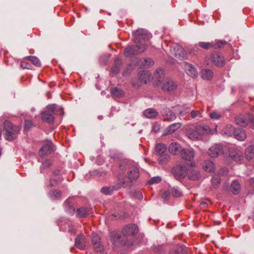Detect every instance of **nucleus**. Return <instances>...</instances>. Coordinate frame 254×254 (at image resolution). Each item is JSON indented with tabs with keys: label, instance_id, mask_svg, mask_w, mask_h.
Returning <instances> with one entry per match:
<instances>
[{
	"label": "nucleus",
	"instance_id": "1",
	"mask_svg": "<svg viewBox=\"0 0 254 254\" xmlns=\"http://www.w3.org/2000/svg\"><path fill=\"white\" fill-rule=\"evenodd\" d=\"M134 35L133 41L137 45H144L146 48V42H148L151 37V35L146 30L141 29L133 32Z\"/></svg>",
	"mask_w": 254,
	"mask_h": 254
},
{
	"label": "nucleus",
	"instance_id": "2",
	"mask_svg": "<svg viewBox=\"0 0 254 254\" xmlns=\"http://www.w3.org/2000/svg\"><path fill=\"white\" fill-rule=\"evenodd\" d=\"M3 126L5 139L9 141L15 139L20 130V127L18 126L13 125L8 121H5L4 122Z\"/></svg>",
	"mask_w": 254,
	"mask_h": 254
},
{
	"label": "nucleus",
	"instance_id": "3",
	"mask_svg": "<svg viewBox=\"0 0 254 254\" xmlns=\"http://www.w3.org/2000/svg\"><path fill=\"white\" fill-rule=\"evenodd\" d=\"M57 106L55 105H50L47 107L46 110L42 113V120L48 123H53L54 122L55 115L57 114Z\"/></svg>",
	"mask_w": 254,
	"mask_h": 254
},
{
	"label": "nucleus",
	"instance_id": "4",
	"mask_svg": "<svg viewBox=\"0 0 254 254\" xmlns=\"http://www.w3.org/2000/svg\"><path fill=\"white\" fill-rule=\"evenodd\" d=\"M206 61H209L214 65L217 67H223L225 64V60L223 55L217 52L212 53L206 57Z\"/></svg>",
	"mask_w": 254,
	"mask_h": 254
},
{
	"label": "nucleus",
	"instance_id": "5",
	"mask_svg": "<svg viewBox=\"0 0 254 254\" xmlns=\"http://www.w3.org/2000/svg\"><path fill=\"white\" fill-rule=\"evenodd\" d=\"M130 183L121 179V178L118 179V183L115 185L110 187H103L101 189V191L105 194H111L114 190H117L122 187L125 188L127 187L130 186Z\"/></svg>",
	"mask_w": 254,
	"mask_h": 254
},
{
	"label": "nucleus",
	"instance_id": "6",
	"mask_svg": "<svg viewBox=\"0 0 254 254\" xmlns=\"http://www.w3.org/2000/svg\"><path fill=\"white\" fill-rule=\"evenodd\" d=\"M151 75L148 70L140 71L138 73L137 79H133L132 81L134 86L138 87L143 84H147L151 80Z\"/></svg>",
	"mask_w": 254,
	"mask_h": 254
},
{
	"label": "nucleus",
	"instance_id": "7",
	"mask_svg": "<svg viewBox=\"0 0 254 254\" xmlns=\"http://www.w3.org/2000/svg\"><path fill=\"white\" fill-rule=\"evenodd\" d=\"M109 236L110 241L115 246L124 245L127 242L122 232H119L115 231L111 232Z\"/></svg>",
	"mask_w": 254,
	"mask_h": 254
},
{
	"label": "nucleus",
	"instance_id": "8",
	"mask_svg": "<svg viewBox=\"0 0 254 254\" xmlns=\"http://www.w3.org/2000/svg\"><path fill=\"white\" fill-rule=\"evenodd\" d=\"M172 173L174 178L181 181L188 175V168L186 165H176L172 169Z\"/></svg>",
	"mask_w": 254,
	"mask_h": 254
},
{
	"label": "nucleus",
	"instance_id": "9",
	"mask_svg": "<svg viewBox=\"0 0 254 254\" xmlns=\"http://www.w3.org/2000/svg\"><path fill=\"white\" fill-rule=\"evenodd\" d=\"M138 227L133 224H129L125 226L122 230V234L126 237L127 241L131 239L138 232Z\"/></svg>",
	"mask_w": 254,
	"mask_h": 254
},
{
	"label": "nucleus",
	"instance_id": "10",
	"mask_svg": "<svg viewBox=\"0 0 254 254\" xmlns=\"http://www.w3.org/2000/svg\"><path fill=\"white\" fill-rule=\"evenodd\" d=\"M235 122L238 125L245 127L254 122V117L253 115L249 113L241 115L236 117Z\"/></svg>",
	"mask_w": 254,
	"mask_h": 254
},
{
	"label": "nucleus",
	"instance_id": "11",
	"mask_svg": "<svg viewBox=\"0 0 254 254\" xmlns=\"http://www.w3.org/2000/svg\"><path fill=\"white\" fill-rule=\"evenodd\" d=\"M227 151V148L224 147L222 144H215L212 146L208 150L207 153L209 156L212 158L218 157L221 154L224 155V152Z\"/></svg>",
	"mask_w": 254,
	"mask_h": 254
},
{
	"label": "nucleus",
	"instance_id": "12",
	"mask_svg": "<svg viewBox=\"0 0 254 254\" xmlns=\"http://www.w3.org/2000/svg\"><path fill=\"white\" fill-rule=\"evenodd\" d=\"M139 170L136 167H132L129 171L127 172V178H123L122 175H119V178H121L122 180L126 181L127 182L130 183V186L127 187L125 188L130 189L132 186V182L133 181L136 180L139 177Z\"/></svg>",
	"mask_w": 254,
	"mask_h": 254
},
{
	"label": "nucleus",
	"instance_id": "13",
	"mask_svg": "<svg viewBox=\"0 0 254 254\" xmlns=\"http://www.w3.org/2000/svg\"><path fill=\"white\" fill-rule=\"evenodd\" d=\"M145 50L146 47L144 45L140 46L136 44L134 46L127 47L124 51V54L126 57H131L141 53Z\"/></svg>",
	"mask_w": 254,
	"mask_h": 254
},
{
	"label": "nucleus",
	"instance_id": "14",
	"mask_svg": "<svg viewBox=\"0 0 254 254\" xmlns=\"http://www.w3.org/2000/svg\"><path fill=\"white\" fill-rule=\"evenodd\" d=\"M171 52L176 58L180 60H184L187 58V54L183 48L178 44H174L171 47Z\"/></svg>",
	"mask_w": 254,
	"mask_h": 254
},
{
	"label": "nucleus",
	"instance_id": "15",
	"mask_svg": "<svg viewBox=\"0 0 254 254\" xmlns=\"http://www.w3.org/2000/svg\"><path fill=\"white\" fill-rule=\"evenodd\" d=\"M160 86L164 91L171 92L177 88V84L173 80L166 78Z\"/></svg>",
	"mask_w": 254,
	"mask_h": 254
},
{
	"label": "nucleus",
	"instance_id": "16",
	"mask_svg": "<svg viewBox=\"0 0 254 254\" xmlns=\"http://www.w3.org/2000/svg\"><path fill=\"white\" fill-rule=\"evenodd\" d=\"M180 155L183 160L191 162L194 158L195 151L191 148H183L181 152Z\"/></svg>",
	"mask_w": 254,
	"mask_h": 254
},
{
	"label": "nucleus",
	"instance_id": "17",
	"mask_svg": "<svg viewBox=\"0 0 254 254\" xmlns=\"http://www.w3.org/2000/svg\"><path fill=\"white\" fill-rule=\"evenodd\" d=\"M164 72L162 69L159 68L156 69L153 76L154 84L158 86H161L165 79H164Z\"/></svg>",
	"mask_w": 254,
	"mask_h": 254
},
{
	"label": "nucleus",
	"instance_id": "18",
	"mask_svg": "<svg viewBox=\"0 0 254 254\" xmlns=\"http://www.w3.org/2000/svg\"><path fill=\"white\" fill-rule=\"evenodd\" d=\"M227 151H229L230 157L235 161H241L243 158L242 152L236 148H231L227 149Z\"/></svg>",
	"mask_w": 254,
	"mask_h": 254
},
{
	"label": "nucleus",
	"instance_id": "19",
	"mask_svg": "<svg viewBox=\"0 0 254 254\" xmlns=\"http://www.w3.org/2000/svg\"><path fill=\"white\" fill-rule=\"evenodd\" d=\"M53 151V145L51 142H49L42 146L39 150V155L44 157L51 154Z\"/></svg>",
	"mask_w": 254,
	"mask_h": 254
},
{
	"label": "nucleus",
	"instance_id": "20",
	"mask_svg": "<svg viewBox=\"0 0 254 254\" xmlns=\"http://www.w3.org/2000/svg\"><path fill=\"white\" fill-rule=\"evenodd\" d=\"M75 245L79 249L83 250L86 247L85 237L81 233L77 236L75 240Z\"/></svg>",
	"mask_w": 254,
	"mask_h": 254
},
{
	"label": "nucleus",
	"instance_id": "21",
	"mask_svg": "<svg viewBox=\"0 0 254 254\" xmlns=\"http://www.w3.org/2000/svg\"><path fill=\"white\" fill-rule=\"evenodd\" d=\"M162 114L164 117V121H173L176 118V115L168 108L164 109L162 111Z\"/></svg>",
	"mask_w": 254,
	"mask_h": 254
},
{
	"label": "nucleus",
	"instance_id": "22",
	"mask_svg": "<svg viewBox=\"0 0 254 254\" xmlns=\"http://www.w3.org/2000/svg\"><path fill=\"white\" fill-rule=\"evenodd\" d=\"M183 149L180 144L177 142L171 143L168 148L169 152L174 155L181 154Z\"/></svg>",
	"mask_w": 254,
	"mask_h": 254
},
{
	"label": "nucleus",
	"instance_id": "23",
	"mask_svg": "<svg viewBox=\"0 0 254 254\" xmlns=\"http://www.w3.org/2000/svg\"><path fill=\"white\" fill-rule=\"evenodd\" d=\"M196 127L200 138L203 135L212 133V130L208 126H197Z\"/></svg>",
	"mask_w": 254,
	"mask_h": 254
},
{
	"label": "nucleus",
	"instance_id": "24",
	"mask_svg": "<svg viewBox=\"0 0 254 254\" xmlns=\"http://www.w3.org/2000/svg\"><path fill=\"white\" fill-rule=\"evenodd\" d=\"M181 127V124L180 123H176L168 126L163 133V135H166L167 134H171L177 129H178Z\"/></svg>",
	"mask_w": 254,
	"mask_h": 254
},
{
	"label": "nucleus",
	"instance_id": "25",
	"mask_svg": "<svg viewBox=\"0 0 254 254\" xmlns=\"http://www.w3.org/2000/svg\"><path fill=\"white\" fill-rule=\"evenodd\" d=\"M186 73L190 76L194 78L197 76L198 73L196 68L190 64H187L186 66Z\"/></svg>",
	"mask_w": 254,
	"mask_h": 254
},
{
	"label": "nucleus",
	"instance_id": "26",
	"mask_svg": "<svg viewBox=\"0 0 254 254\" xmlns=\"http://www.w3.org/2000/svg\"><path fill=\"white\" fill-rule=\"evenodd\" d=\"M169 254H187V251L183 245H178L170 250Z\"/></svg>",
	"mask_w": 254,
	"mask_h": 254
},
{
	"label": "nucleus",
	"instance_id": "27",
	"mask_svg": "<svg viewBox=\"0 0 254 254\" xmlns=\"http://www.w3.org/2000/svg\"><path fill=\"white\" fill-rule=\"evenodd\" d=\"M235 138L240 141L244 140L246 137L247 135L245 131L242 128H237L235 130L234 133Z\"/></svg>",
	"mask_w": 254,
	"mask_h": 254
},
{
	"label": "nucleus",
	"instance_id": "28",
	"mask_svg": "<svg viewBox=\"0 0 254 254\" xmlns=\"http://www.w3.org/2000/svg\"><path fill=\"white\" fill-rule=\"evenodd\" d=\"M187 135L189 138L192 140H199L200 139V137L198 132L195 127L194 129H190L187 131Z\"/></svg>",
	"mask_w": 254,
	"mask_h": 254
},
{
	"label": "nucleus",
	"instance_id": "29",
	"mask_svg": "<svg viewBox=\"0 0 254 254\" xmlns=\"http://www.w3.org/2000/svg\"><path fill=\"white\" fill-rule=\"evenodd\" d=\"M143 115L148 119H153L158 115V113L156 110L153 108H149L143 112Z\"/></svg>",
	"mask_w": 254,
	"mask_h": 254
},
{
	"label": "nucleus",
	"instance_id": "30",
	"mask_svg": "<svg viewBox=\"0 0 254 254\" xmlns=\"http://www.w3.org/2000/svg\"><path fill=\"white\" fill-rule=\"evenodd\" d=\"M121 65V60L118 58L116 59L114 61V65L111 69L112 73L114 75L118 73L120 71Z\"/></svg>",
	"mask_w": 254,
	"mask_h": 254
},
{
	"label": "nucleus",
	"instance_id": "31",
	"mask_svg": "<svg viewBox=\"0 0 254 254\" xmlns=\"http://www.w3.org/2000/svg\"><path fill=\"white\" fill-rule=\"evenodd\" d=\"M201 74L202 78L207 80H211L213 76V72L210 69H204L202 70Z\"/></svg>",
	"mask_w": 254,
	"mask_h": 254
},
{
	"label": "nucleus",
	"instance_id": "32",
	"mask_svg": "<svg viewBox=\"0 0 254 254\" xmlns=\"http://www.w3.org/2000/svg\"><path fill=\"white\" fill-rule=\"evenodd\" d=\"M235 129L231 125H227L222 130V134L223 135L230 136L234 133Z\"/></svg>",
	"mask_w": 254,
	"mask_h": 254
},
{
	"label": "nucleus",
	"instance_id": "33",
	"mask_svg": "<svg viewBox=\"0 0 254 254\" xmlns=\"http://www.w3.org/2000/svg\"><path fill=\"white\" fill-rule=\"evenodd\" d=\"M203 168L206 172H212L215 169V165L212 162L206 160L203 163Z\"/></svg>",
	"mask_w": 254,
	"mask_h": 254
},
{
	"label": "nucleus",
	"instance_id": "34",
	"mask_svg": "<svg viewBox=\"0 0 254 254\" xmlns=\"http://www.w3.org/2000/svg\"><path fill=\"white\" fill-rule=\"evenodd\" d=\"M241 186L237 181H234L231 185L230 190L234 194H237L240 190Z\"/></svg>",
	"mask_w": 254,
	"mask_h": 254
},
{
	"label": "nucleus",
	"instance_id": "35",
	"mask_svg": "<svg viewBox=\"0 0 254 254\" xmlns=\"http://www.w3.org/2000/svg\"><path fill=\"white\" fill-rule=\"evenodd\" d=\"M254 157V146H249L245 150V157L247 160H251Z\"/></svg>",
	"mask_w": 254,
	"mask_h": 254
},
{
	"label": "nucleus",
	"instance_id": "36",
	"mask_svg": "<svg viewBox=\"0 0 254 254\" xmlns=\"http://www.w3.org/2000/svg\"><path fill=\"white\" fill-rule=\"evenodd\" d=\"M49 195L53 200L58 199L61 197L62 191L60 190H52L50 191Z\"/></svg>",
	"mask_w": 254,
	"mask_h": 254
},
{
	"label": "nucleus",
	"instance_id": "37",
	"mask_svg": "<svg viewBox=\"0 0 254 254\" xmlns=\"http://www.w3.org/2000/svg\"><path fill=\"white\" fill-rule=\"evenodd\" d=\"M167 149L166 146L163 143H158L156 144L155 147L156 152L160 155L164 154V152Z\"/></svg>",
	"mask_w": 254,
	"mask_h": 254
},
{
	"label": "nucleus",
	"instance_id": "38",
	"mask_svg": "<svg viewBox=\"0 0 254 254\" xmlns=\"http://www.w3.org/2000/svg\"><path fill=\"white\" fill-rule=\"evenodd\" d=\"M88 215V211L84 207H81L77 209L76 216L79 218H83L87 217Z\"/></svg>",
	"mask_w": 254,
	"mask_h": 254
},
{
	"label": "nucleus",
	"instance_id": "39",
	"mask_svg": "<svg viewBox=\"0 0 254 254\" xmlns=\"http://www.w3.org/2000/svg\"><path fill=\"white\" fill-rule=\"evenodd\" d=\"M211 182L212 186L214 188H218L221 183L220 176L218 174H215L212 178Z\"/></svg>",
	"mask_w": 254,
	"mask_h": 254
},
{
	"label": "nucleus",
	"instance_id": "40",
	"mask_svg": "<svg viewBox=\"0 0 254 254\" xmlns=\"http://www.w3.org/2000/svg\"><path fill=\"white\" fill-rule=\"evenodd\" d=\"M188 178L190 180H196L200 178V175L198 171L193 170L189 173Z\"/></svg>",
	"mask_w": 254,
	"mask_h": 254
},
{
	"label": "nucleus",
	"instance_id": "41",
	"mask_svg": "<svg viewBox=\"0 0 254 254\" xmlns=\"http://www.w3.org/2000/svg\"><path fill=\"white\" fill-rule=\"evenodd\" d=\"M111 92L113 96L116 97H121L124 95V91L117 88H113L111 90Z\"/></svg>",
	"mask_w": 254,
	"mask_h": 254
},
{
	"label": "nucleus",
	"instance_id": "42",
	"mask_svg": "<svg viewBox=\"0 0 254 254\" xmlns=\"http://www.w3.org/2000/svg\"><path fill=\"white\" fill-rule=\"evenodd\" d=\"M213 43L214 45L213 48L214 49L223 47L227 44V42L225 41L220 40H216L213 41Z\"/></svg>",
	"mask_w": 254,
	"mask_h": 254
},
{
	"label": "nucleus",
	"instance_id": "43",
	"mask_svg": "<svg viewBox=\"0 0 254 254\" xmlns=\"http://www.w3.org/2000/svg\"><path fill=\"white\" fill-rule=\"evenodd\" d=\"M198 46L203 49L208 50L213 48L214 45L213 41L211 42H201L198 43Z\"/></svg>",
	"mask_w": 254,
	"mask_h": 254
},
{
	"label": "nucleus",
	"instance_id": "44",
	"mask_svg": "<svg viewBox=\"0 0 254 254\" xmlns=\"http://www.w3.org/2000/svg\"><path fill=\"white\" fill-rule=\"evenodd\" d=\"M142 65L144 67H149L152 66L154 62L150 58H145L141 60Z\"/></svg>",
	"mask_w": 254,
	"mask_h": 254
},
{
	"label": "nucleus",
	"instance_id": "45",
	"mask_svg": "<svg viewBox=\"0 0 254 254\" xmlns=\"http://www.w3.org/2000/svg\"><path fill=\"white\" fill-rule=\"evenodd\" d=\"M170 156L168 154L160 155L158 159L159 163L161 164L166 163L169 160Z\"/></svg>",
	"mask_w": 254,
	"mask_h": 254
},
{
	"label": "nucleus",
	"instance_id": "46",
	"mask_svg": "<svg viewBox=\"0 0 254 254\" xmlns=\"http://www.w3.org/2000/svg\"><path fill=\"white\" fill-rule=\"evenodd\" d=\"M27 58L35 65L37 66H40L41 65V62L36 57L31 56H29Z\"/></svg>",
	"mask_w": 254,
	"mask_h": 254
},
{
	"label": "nucleus",
	"instance_id": "47",
	"mask_svg": "<svg viewBox=\"0 0 254 254\" xmlns=\"http://www.w3.org/2000/svg\"><path fill=\"white\" fill-rule=\"evenodd\" d=\"M65 205L67 211L70 214L73 215L75 212V208L71 204L69 203V201L67 200H66L65 201Z\"/></svg>",
	"mask_w": 254,
	"mask_h": 254
},
{
	"label": "nucleus",
	"instance_id": "48",
	"mask_svg": "<svg viewBox=\"0 0 254 254\" xmlns=\"http://www.w3.org/2000/svg\"><path fill=\"white\" fill-rule=\"evenodd\" d=\"M171 193L175 197H179L182 194L181 191L177 188H172Z\"/></svg>",
	"mask_w": 254,
	"mask_h": 254
},
{
	"label": "nucleus",
	"instance_id": "49",
	"mask_svg": "<svg viewBox=\"0 0 254 254\" xmlns=\"http://www.w3.org/2000/svg\"><path fill=\"white\" fill-rule=\"evenodd\" d=\"M94 248L95 249L96 251L97 252H102L103 250V245L101 243V242H97L93 244Z\"/></svg>",
	"mask_w": 254,
	"mask_h": 254
},
{
	"label": "nucleus",
	"instance_id": "50",
	"mask_svg": "<svg viewBox=\"0 0 254 254\" xmlns=\"http://www.w3.org/2000/svg\"><path fill=\"white\" fill-rule=\"evenodd\" d=\"M33 126V124L30 120H25L24 122V129L28 130Z\"/></svg>",
	"mask_w": 254,
	"mask_h": 254
},
{
	"label": "nucleus",
	"instance_id": "51",
	"mask_svg": "<svg viewBox=\"0 0 254 254\" xmlns=\"http://www.w3.org/2000/svg\"><path fill=\"white\" fill-rule=\"evenodd\" d=\"M209 117L211 119H215V120H218V119H219L221 117V116L218 112H212V113H210Z\"/></svg>",
	"mask_w": 254,
	"mask_h": 254
},
{
	"label": "nucleus",
	"instance_id": "52",
	"mask_svg": "<svg viewBox=\"0 0 254 254\" xmlns=\"http://www.w3.org/2000/svg\"><path fill=\"white\" fill-rule=\"evenodd\" d=\"M21 67L23 69H30L31 65L26 61H22L20 63Z\"/></svg>",
	"mask_w": 254,
	"mask_h": 254
},
{
	"label": "nucleus",
	"instance_id": "53",
	"mask_svg": "<svg viewBox=\"0 0 254 254\" xmlns=\"http://www.w3.org/2000/svg\"><path fill=\"white\" fill-rule=\"evenodd\" d=\"M101 242V241H100V238L99 237V236L95 233H93L92 234V244H94V243H95L97 242Z\"/></svg>",
	"mask_w": 254,
	"mask_h": 254
},
{
	"label": "nucleus",
	"instance_id": "54",
	"mask_svg": "<svg viewBox=\"0 0 254 254\" xmlns=\"http://www.w3.org/2000/svg\"><path fill=\"white\" fill-rule=\"evenodd\" d=\"M161 179L159 177H155L151 178L149 181V184H153L155 183H158L161 181Z\"/></svg>",
	"mask_w": 254,
	"mask_h": 254
},
{
	"label": "nucleus",
	"instance_id": "55",
	"mask_svg": "<svg viewBox=\"0 0 254 254\" xmlns=\"http://www.w3.org/2000/svg\"><path fill=\"white\" fill-rule=\"evenodd\" d=\"M190 116L192 118H195L197 116L201 117L200 113L198 111L193 110L190 113Z\"/></svg>",
	"mask_w": 254,
	"mask_h": 254
},
{
	"label": "nucleus",
	"instance_id": "56",
	"mask_svg": "<svg viewBox=\"0 0 254 254\" xmlns=\"http://www.w3.org/2000/svg\"><path fill=\"white\" fill-rule=\"evenodd\" d=\"M160 128V126L158 123H155L153 125L152 127V130L155 131V132H157L158 130H159Z\"/></svg>",
	"mask_w": 254,
	"mask_h": 254
},
{
	"label": "nucleus",
	"instance_id": "57",
	"mask_svg": "<svg viewBox=\"0 0 254 254\" xmlns=\"http://www.w3.org/2000/svg\"><path fill=\"white\" fill-rule=\"evenodd\" d=\"M52 164L50 160H46L42 164V166L44 168H49L51 166Z\"/></svg>",
	"mask_w": 254,
	"mask_h": 254
},
{
	"label": "nucleus",
	"instance_id": "58",
	"mask_svg": "<svg viewBox=\"0 0 254 254\" xmlns=\"http://www.w3.org/2000/svg\"><path fill=\"white\" fill-rule=\"evenodd\" d=\"M135 196L138 199H141L143 198V195L142 193L139 191H137L134 192Z\"/></svg>",
	"mask_w": 254,
	"mask_h": 254
},
{
	"label": "nucleus",
	"instance_id": "59",
	"mask_svg": "<svg viewBox=\"0 0 254 254\" xmlns=\"http://www.w3.org/2000/svg\"><path fill=\"white\" fill-rule=\"evenodd\" d=\"M57 184H58V183L57 182L55 181V180L54 179H52L50 181V187L55 186L57 185Z\"/></svg>",
	"mask_w": 254,
	"mask_h": 254
},
{
	"label": "nucleus",
	"instance_id": "60",
	"mask_svg": "<svg viewBox=\"0 0 254 254\" xmlns=\"http://www.w3.org/2000/svg\"><path fill=\"white\" fill-rule=\"evenodd\" d=\"M249 184L252 187H254V178H252L249 180Z\"/></svg>",
	"mask_w": 254,
	"mask_h": 254
},
{
	"label": "nucleus",
	"instance_id": "61",
	"mask_svg": "<svg viewBox=\"0 0 254 254\" xmlns=\"http://www.w3.org/2000/svg\"><path fill=\"white\" fill-rule=\"evenodd\" d=\"M207 203L206 202H202L200 203V207L202 208H205L207 207Z\"/></svg>",
	"mask_w": 254,
	"mask_h": 254
},
{
	"label": "nucleus",
	"instance_id": "62",
	"mask_svg": "<svg viewBox=\"0 0 254 254\" xmlns=\"http://www.w3.org/2000/svg\"><path fill=\"white\" fill-rule=\"evenodd\" d=\"M69 232H70L71 233H73V234H74L75 233V231L73 229V228H72V227H70L68 230Z\"/></svg>",
	"mask_w": 254,
	"mask_h": 254
},
{
	"label": "nucleus",
	"instance_id": "63",
	"mask_svg": "<svg viewBox=\"0 0 254 254\" xmlns=\"http://www.w3.org/2000/svg\"><path fill=\"white\" fill-rule=\"evenodd\" d=\"M224 173L223 174H226L227 173L228 171H227V169H224Z\"/></svg>",
	"mask_w": 254,
	"mask_h": 254
},
{
	"label": "nucleus",
	"instance_id": "64",
	"mask_svg": "<svg viewBox=\"0 0 254 254\" xmlns=\"http://www.w3.org/2000/svg\"><path fill=\"white\" fill-rule=\"evenodd\" d=\"M1 131H0V136H1Z\"/></svg>",
	"mask_w": 254,
	"mask_h": 254
}]
</instances>
